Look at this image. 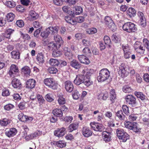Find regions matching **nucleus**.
<instances>
[{
	"label": "nucleus",
	"instance_id": "obj_8",
	"mask_svg": "<svg viewBox=\"0 0 149 149\" xmlns=\"http://www.w3.org/2000/svg\"><path fill=\"white\" fill-rule=\"evenodd\" d=\"M44 82L45 84L52 89H56V84L54 79L52 78H46L44 79Z\"/></svg>",
	"mask_w": 149,
	"mask_h": 149
},
{
	"label": "nucleus",
	"instance_id": "obj_62",
	"mask_svg": "<svg viewBox=\"0 0 149 149\" xmlns=\"http://www.w3.org/2000/svg\"><path fill=\"white\" fill-rule=\"evenodd\" d=\"M145 51V47H143L141 44L139 46L138 48L136 51L138 53H144Z\"/></svg>",
	"mask_w": 149,
	"mask_h": 149
},
{
	"label": "nucleus",
	"instance_id": "obj_56",
	"mask_svg": "<svg viewBox=\"0 0 149 149\" xmlns=\"http://www.w3.org/2000/svg\"><path fill=\"white\" fill-rule=\"evenodd\" d=\"M52 95L51 94H48L46 95L45 98L46 100L48 102H51L54 100V99L52 97Z\"/></svg>",
	"mask_w": 149,
	"mask_h": 149
},
{
	"label": "nucleus",
	"instance_id": "obj_6",
	"mask_svg": "<svg viewBox=\"0 0 149 149\" xmlns=\"http://www.w3.org/2000/svg\"><path fill=\"white\" fill-rule=\"evenodd\" d=\"M129 71L124 63H122L119 67L118 74L122 77H127L129 73Z\"/></svg>",
	"mask_w": 149,
	"mask_h": 149
},
{
	"label": "nucleus",
	"instance_id": "obj_55",
	"mask_svg": "<svg viewBox=\"0 0 149 149\" xmlns=\"http://www.w3.org/2000/svg\"><path fill=\"white\" fill-rule=\"evenodd\" d=\"M133 123H131L130 121H125L124 122V125L125 127L128 129L131 130L132 126Z\"/></svg>",
	"mask_w": 149,
	"mask_h": 149
},
{
	"label": "nucleus",
	"instance_id": "obj_50",
	"mask_svg": "<svg viewBox=\"0 0 149 149\" xmlns=\"http://www.w3.org/2000/svg\"><path fill=\"white\" fill-rule=\"evenodd\" d=\"M104 40L105 44L110 46L111 41L109 37L108 36H105L104 37Z\"/></svg>",
	"mask_w": 149,
	"mask_h": 149
},
{
	"label": "nucleus",
	"instance_id": "obj_3",
	"mask_svg": "<svg viewBox=\"0 0 149 149\" xmlns=\"http://www.w3.org/2000/svg\"><path fill=\"white\" fill-rule=\"evenodd\" d=\"M125 99L126 104L129 106L134 107L136 106L137 103L136 98L132 95H129L126 96Z\"/></svg>",
	"mask_w": 149,
	"mask_h": 149
},
{
	"label": "nucleus",
	"instance_id": "obj_21",
	"mask_svg": "<svg viewBox=\"0 0 149 149\" xmlns=\"http://www.w3.org/2000/svg\"><path fill=\"white\" fill-rule=\"evenodd\" d=\"M45 57L43 54L42 52L39 53L36 56V60L40 64H42L44 63Z\"/></svg>",
	"mask_w": 149,
	"mask_h": 149
},
{
	"label": "nucleus",
	"instance_id": "obj_47",
	"mask_svg": "<svg viewBox=\"0 0 149 149\" xmlns=\"http://www.w3.org/2000/svg\"><path fill=\"white\" fill-rule=\"evenodd\" d=\"M56 144L60 148H63L65 146L66 144L65 141H59L56 142Z\"/></svg>",
	"mask_w": 149,
	"mask_h": 149
},
{
	"label": "nucleus",
	"instance_id": "obj_25",
	"mask_svg": "<svg viewBox=\"0 0 149 149\" xmlns=\"http://www.w3.org/2000/svg\"><path fill=\"white\" fill-rule=\"evenodd\" d=\"M12 58L19 59L20 57V53L18 50H13L10 53Z\"/></svg>",
	"mask_w": 149,
	"mask_h": 149
},
{
	"label": "nucleus",
	"instance_id": "obj_31",
	"mask_svg": "<svg viewBox=\"0 0 149 149\" xmlns=\"http://www.w3.org/2000/svg\"><path fill=\"white\" fill-rule=\"evenodd\" d=\"M98 97L99 99L106 100L108 97V93L106 91L102 92L99 94Z\"/></svg>",
	"mask_w": 149,
	"mask_h": 149
},
{
	"label": "nucleus",
	"instance_id": "obj_33",
	"mask_svg": "<svg viewBox=\"0 0 149 149\" xmlns=\"http://www.w3.org/2000/svg\"><path fill=\"white\" fill-rule=\"evenodd\" d=\"M38 17V15L34 11H31L29 13V17L32 20L37 19Z\"/></svg>",
	"mask_w": 149,
	"mask_h": 149
},
{
	"label": "nucleus",
	"instance_id": "obj_45",
	"mask_svg": "<svg viewBox=\"0 0 149 149\" xmlns=\"http://www.w3.org/2000/svg\"><path fill=\"white\" fill-rule=\"evenodd\" d=\"M123 91L125 93H129L132 92V89L130 87L127 85L124 86L123 88Z\"/></svg>",
	"mask_w": 149,
	"mask_h": 149
},
{
	"label": "nucleus",
	"instance_id": "obj_2",
	"mask_svg": "<svg viewBox=\"0 0 149 149\" xmlns=\"http://www.w3.org/2000/svg\"><path fill=\"white\" fill-rule=\"evenodd\" d=\"M123 28L124 31L128 33L134 32L137 30L136 25L131 22L125 23L123 26Z\"/></svg>",
	"mask_w": 149,
	"mask_h": 149
},
{
	"label": "nucleus",
	"instance_id": "obj_14",
	"mask_svg": "<svg viewBox=\"0 0 149 149\" xmlns=\"http://www.w3.org/2000/svg\"><path fill=\"white\" fill-rule=\"evenodd\" d=\"M17 131L15 128H11L8 130L6 129L5 133L6 135L9 137H11L15 136L17 133Z\"/></svg>",
	"mask_w": 149,
	"mask_h": 149
},
{
	"label": "nucleus",
	"instance_id": "obj_9",
	"mask_svg": "<svg viewBox=\"0 0 149 149\" xmlns=\"http://www.w3.org/2000/svg\"><path fill=\"white\" fill-rule=\"evenodd\" d=\"M19 73L18 67L16 65H12L10 68L9 74L11 77H15Z\"/></svg>",
	"mask_w": 149,
	"mask_h": 149
},
{
	"label": "nucleus",
	"instance_id": "obj_28",
	"mask_svg": "<svg viewBox=\"0 0 149 149\" xmlns=\"http://www.w3.org/2000/svg\"><path fill=\"white\" fill-rule=\"evenodd\" d=\"M127 15L130 17H134L136 15V10L132 8H129L127 11Z\"/></svg>",
	"mask_w": 149,
	"mask_h": 149
},
{
	"label": "nucleus",
	"instance_id": "obj_15",
	"mask_svg": "<svg viewBox=\"0 0 149 149\" xmlns=\"http://www.w3.org/2000/svg\"><path fill=\"white\" fill-rule=\"evenodd\" d=\"M77 57L79 61L82 63L88 65L90 63L89 59L84 55H79Z\"/></svg>",
	"mask_w": 149,
	"mask_h": 149
},
{
	"label": "nucleus",
	"instance_id": "obj_26",
	"mask_svg": "<svg viewBox=\"0 0 149 149\" xmlns=\"http://www.w3.org/2000/svg\"><path fill=\"white\" fill-rule=\"evenodd\" d=\"M53 114L56 117H61L63 116V112L61 109H55L53 110Z\"/></svg>",
	"mask_w": 149,
	"mask_h": 149
},
{
	"label": "nucleus",
	"instance_id": "obj_48",
	"mask_svg": "<svg viewBox=\"0 0 149 149\" xmlns=\"http://www.w3.org/2000/svg\"><path fill=\"white\" fill-rule=\"evenodd\" d=\"M5 5L9 8H13L15 6V2L13 1H6L5 3Z\"/></svg>",
	"mask_w": 149,
	"mask_h": 149
},
{
	"label": "nucleus",
	"instance_id": "obj_17",
	"mask_svg": "<svg viewBox=\"0 0 149 149\" xmlns=\"http://www.w3.org/2000/svg\"><path fill=\"white\" fill-rule=\"evenodd\" d=\"M11 84L14 88L18 89H19L22 86L20 80L16 78H14L12 80Z\"/></svg>",
	"mask_w": 149,
	"mask_h": 149
},
{
	"label": "nucleus",
	"instance_id": "obj_41",
	"mask_svg": "<svg viewBox=\"0 0 149 149\" xmlns=\"http://www.w3.org/2000/svg\"><path fill=\"white\" fill-rule=\"evenodd\" d=\"M47 71L50 74H55L58 72V70L56 68L51 67L48 68Z\"/></svg>",
	"mask_w": 149,
	"mask_h": 149
},
{
	"label": "nucleus",
	"instance_id": "obj_38",
	"mask_svg": "<svg viewBox=\"0 0 149 149\" xmlns=\"http://www.w3.org/2000/svg\"><path fill=\"white\" fill-rule=\"evenodd\" d=\"M78 127L77 123H73L70 124L68 127V130L69 132H72L74 130H76Z\"/></svg>",
	"mask_w": 149,
	"mask_h": 149
},
{
	"label": "nucleus",
	"instance_id": "obj_39",
	"mask_svg": "<svg viewBox=\"0 0 149 149\" xmlns=\"http://www.w3.org/2000/svg\"><path fill=\"white\" fill-rule=\"evenodd\" d=\"M97 29L95 28H91L87 29L86 31L87 33L89 34H92L97 32Z\"/></svg>",
	"mask_w": 149,
	"mask_h": 149
},
{
	"label": "nucleus",
	"instance_id": "obj_16",
	"mask_svg": "<svg viewBox=\"0 0 149 149\" xmlns=\"http://www.w3.org/2000/svg\"><path fill=\"white\" fill-rule=\"evenodd\" d=\"M65 88L66 91L69 92H72L74 88L72 83L70 81H67L64 82Z\"/></svg>",
	"mask_w": 149,
	"mask_h": 149
},
{
	"label": "nucleus",
	"instance_id": "obj_7",
	"mask_svg": "<svg viewBox=\"0 0 149 149\" xmlns=\"http://www.w3.org/2000/svg\"><path fill=\"white\" fill-rule=\"evenodd\" d=\"M82 74H79L76 76L75 79L74 81V83L77 85H79L82 83H83L86 71L84 70L82 72Z\"/></svg>",
	"mask_w": 149,
	"mask_h": 149
},
{
	"label": "nucleus",
	"instance_id": "obj_51",
	"mask_svg": "<svg viewBox=\"0 0 149 149\" xmlns=\"http://www.w3.org/2000/svg\"><path fill=\"white\" fill-rule=\"evenodd\" d=\"M49 34L50 32L47 30V29L45 31L41 33L40 35L42 38H46L48 37Z\"/></svg>",
	"mask_w": 149,
	"mask_h": 149
},
{
	"label": "nucleus",
	"instance_id": "obj_34",
	"mask_svg": "<svg viewBox=\"0 0 149 149\" xmlns=\"http://www.w3.org/2000/svg\"><path fill=\"white\" fill-rule=\"evenodd\" d=\"M70 65L76 69H78L80 67L79 63L76 60H74L70 62Z\"/></svg>",
	"mask_w": 149,
	"mask_h": 149
},
{
	"label": "nucleus",
	"instance_id": "obj_35",
	"mask_svg": "<svg viewBox=\"0 0 149 149\" xmlns=\"http://www.w3.org/2000/svg\"><path fill=\"white\" fill-rule=\"evenodd\" d=\"M134 94L138 98H139L142 100L146 99V96L142 93L136 91L134 92Z\"/></svg>",
	"mask_w": 149,
	"mask_h": 149
},
{
	"label": "nucleus",
	"instance_id": "obj_30",
	"mask_svg": "<svg viewBox=\"0 0 149 149\" xmlns=\"http://www.w3.org/2000/svg\"><path fill=\"white\" fill-rule=\"evenodd\" d=\"M102 136L103 139L105 141H110L111 136L109 133L104 131L102 132Z\"/></svg>",
	"mask_w": 149,
	"mask_h": 149
},
{
	"label": "nucleus",
	"instance_id": "obj_58",
	"mask_svg": "<svg viewBox=\"0 0 149 149\" xmlns=\"http://www.w3.org/2000/svg\"><path fill=\"white\" fill-rule=\"evenodd\" d=\"M9 91L8 89L6 88H4L2 90V95L3 96H7L9 95Z\"/></svg>",
	"mask_w": 149,
	"mask_h": 149
},
{
	"label": "nucleus",
	"instance_id": "obj_11",
	"mask_svg": "<svg viewBox=\"0 0 149 149\" xmlns=\"http://www.w3.org/2000/svg\"><path fill=\"white\" fill-rule=\"evenodd\" d=\"M91 127L95 131L102 132L104 129V127L102 125L97 123L92 122L90 123Z\"/></svg>",
	"mask_w": 149,
	"mask_h": 149
},
{
	"label": "nucleus",
	"instance_id": "obj_13",
	"mask_svg": "<svg viewBox=\"0 0 149 149\" xmlns=\"http://www.w3.org/2000/svg\"><path fill=\"white\" fill-rule=\"evenodd\" d=\"M104 20L106 24L109 28L114 29L112 27H113L114 28L115 25L113 20L110 17L108 16H106L104 18Z\"/></svg>",
	"mask_w": 149,
	"mask_h": 149
},
{
	"label": "nucleus",
	"instance_id": "obj_12",
	"mask_svg": "<svg viewBox=\"0 0 149 149\" xmlns=\"http://www.w3.org/2000/svg\"><path fill=\"white\" fill-rule=\"evenodd\" d=\"M66 133V129L64 127H62L61 128H58L55 130L54 132V134L55 136L60 137L63 136Z\"/></svg>",
	"mask_w": 149,
	"mask_h": 149
},
{
	"label": "nucleus",
	"instance_id": "obj_64",
	"mask_svg": "<svg viewBox=\"0 0 149 149\" xmlns=\"http://www.w3.org/2000/svg\"><path fill=\"white\" fill-rule=\"evenodd\" d=\"M80 95L79 92L77 91H75L72 94L73 98L75 100L78 99L79 98Z\"/></svg>",
	"mask_w": 149,
	"mask_h": 149
},
{
	"label": "nucleus",
	"instance_id": "obj_36",
	"mask_svg": "<svg viewBox=\"0 0 149 149\" xmlns=\"http://www.w3.org/2000/svg\"><path fill=\"white\" fill-rule=\"evenodd\" d=\"M10 123V120L6 118L0 120V125L2 126H6Z\"/></svg>",
	"mask_w": 149,
	"mask_h": 149
},
{
	"label": "nucleus",
	"instance_id": "obj_40",
	"mask_svg": "<svg viewBox=\"0 0 149 149\" xmlns=\"http://www.w3.org/2000/svg\"><path fill=\"white\" fill-rule=\"evenodd\" d=\"M65 19L67 23L70 24L72 25H75L76 24L75 21L70 17H65Z\"/></svg>",
	"mask_w": 149,
	"mask_h": 149
},
{
	"label": "nucleus",
	"instance_id": "obj_5",
	"mask_svg": "<svg viewBox=\"0 0 149 149\" xmlns=\"http://www.w3.org/2000/svg\"><path fill=\"white\" fill-rule=\"evenodd\" d=\"M117 136L119 139L125 142L129 138V135L123 129H117L116 131Z\"/></svg>",
	"mask_w": 149,
	"mask_h": 149
},
{
	"label": "nucleus",
	"instance_id": "obj_49",
	"mask_svg": "<svg viewBox=\"0 0 149 149\" xmlns=\"http://www.w3.org/2000/svg\"><path fill=\"white\" fill-rule=\"evenodd\" d=\"M122 108L124 113L126 115L128 116L130 114L128 107L126 105H123L122 106Z\"/></svg>",
	"mask_w": 149,
	"mask_h": 149
},
{
	"label": "nucleus",
	"instance_id": "obj_59",
	"mask_svg": "<svg viewBox=\"0 0 149 149\" xmlns=\"http://www.w3.org/2000/svg\"><path fill=\"white\" fill-rule=\"evenodd\" d=\"M122 49L123 51V52L125 53L126 52H128L131 51V50L130 47L128 45H123L122 46Z\"/></svg>",
	"mask_w": 149,
	"mask_h": 149
},
{
	"label": "nucleus",
	"instance_id": "obj_60",
	"mask_svg": "<svg viewBox=\"0 0 149 149\" xmlns=\"http://www.w3.org/2000/svg\"><path fill=\"white\" fill-rule=\"evenodd\" d=\"M84 18L83 17L79 16L76 17L75 19V21L76 22H76L78 23H81L84 20Z\"/></svg>",
	"mask_w": 149,
	"mask_h": 149
},
{
	"label": "nucleus",
	"instance_id": "obj_23",
	"mask_svg": "<svg viewBox=\"0 0 149 149\" xmlns=\"http://www.w3.org/2000/svg\"><path fill=\"white\" fill-rule=\"evenodd\" d=\"M59 29V27L58 26H50L47 28V30L50 32V33H51L52 35H54L57 33Z\"/></svg>",
	"mask_w": 149,
	"mask_h": 149
},
{
	"label": "nucleus",
	"instance_id": "obj_27",
	"mask_svg": "<svg viewBox=\"0 0 149 149\" xmlns=\"http://www.w3.org/2000/svg\"><path fill=\"white\" fill-rule=\"evenodd\" d=\"M58 45H56L53 42H50L47 44V47L49 50H55L60 47H58Z\"/></svg>",
	"mask_w": 149,
	"mask_h": 149
},
{
	"label": "nucleus",
	"instance_id": "obj_63",
	"mask_svg": "<svg viewBox=\"0 0 149 149\" xmlns=\"http://www.w3.org/2000/svg\"><path fill=\"white\" fill-rule=\"evenodd\" d=\"M83 52L86 55L88 56V54L91 53V51L90 49L87 47H86L83 50Z\"/></svg>",
	"mask_w": 149,
	"mask_h": 149
},
{
	"label": "nucleus",
	"instance_id": "obj_53",
	"mask_svg": "<svg viewBox=\"0 0 149 149\" xmlns=\"http://www.w3.org/2000/svg\"><path fill=\"white\" fill-rule=\"evenodd\" d=\"M58 101L59 104L60 105L64 104L65 103V99L62 96H59Z\"/></svg>",
	"mask_w": 149,
	"mask_h": 149
},
{
	"label": "nucleus",
	"instance_id": "obj_18",
	"mask_svg": "<svg viewBox=\"0 0 149 149\" xmlns=\"http://www.w3.org/2000/svg\"><path fill=\"white\" fill-rule=\"evenodd\" d=\"M54 40L58 45V47H60L61 45L63 43V41L61 37L59 35L57 34L54 35Z\"/></svg>",
	"mask_w": 149,
	"mask_h": 149
},
{
	"label": "nucleus",
	"instance_id": "obj_32",
	"mask_svg": "<svg viewBox=\"0 0 149 149\" xmlns=\"http://www.w3.org/2000/svg\"><path fill=\"white\" fill-rule=\"evenodd\" d=\"M116 115L120 120H123L125 119V116L123 114V112L121 110L117 111L116 113Z\"/></svg>",
	"mask_w": 149,
	"mask_h": 149
},
{
	"label": "nucleus",
	"instance_id": "obj_19",
	"mask_svg": "<svg viewBox=\"0 0 149 149\" xmlns=\"http://www.w3.org/2000/svg\"><path fill=\"white\" fill-rule=\"evenodd\" d=\"M35 81L33 79H30L26 81V87L28 88L32 89L35 87Z\"/></svg>",
	"mask_w": 149,
	"mask_h": 149
},
{
	"label": "nucleus",
	"instance_id": "obj_20",
	"mask_svg": "<svg viewBox=\"0 0 149 149\" xmlns=\"http://www.w3.org/2000/svg\"><path fill=\"white\" fill-rule=\"evenodd\" d=\"M93 116L98 121H101V120L103 119L102 115L98 110L93 111Z\"/></svg>",
	"mask_w": 149,
	"mask_h": 149
},
{
	"label": "nucleus",
	"instance_id": "obj_22",
	"mask_svg": "<svg viewBox=\"0 0 149 149\" xmlns=\"http://www.w3.org/2000/svg\"><path fill=\"white\" fill-rule=\"evenodd\" d=\"M109 98L112 103H114L116 99V95L114 89H112L110 91Z\"/></svg>",
	"mask_w": 149,
	"mask_h": 149
},
{
	"label": "nucleus",
	"instance_id": "obj_10",
	"mask_svg": "<svg viewBox=\"0 0 149 149\" xmlns=\"http://www.w3.org/2000/svg\"><path fill=\"white\" fill-rule=\"evenodd\" d=\"M81 132L84 136L86 138L91 136L93 133V131L91 128L86 126L83 127Z\"/></svg>",
	"mask_w": 149,
	"mask_h": 149
},
{
	"label": "nucleus",
	"instance_id": "obj_24",
	"mask_svg": "<svg viewBox=\"0 0 149 149\" xmlns=\"http://www.w3.org/2000/svg\"><path fill=\"white\" fill-rule=\"evenodd\" d=\"M131 129L136 133H139L141 132V128L139 125L136 123H133Z\"/></svg>",
	"mask_w": 149,
	"mask_h": 149
},
{
	"label": "nucleus",
	"instance_id": "obj_61",
	"mask_svg": "<svg viewBox=\"0 0 149 149\" xmlns=\"http://www.w3.org/2000/svg\"><path fill=\"white\" fill-rule=\"evenodd\" d=\"M16 24L19 27H22L24 25V22L22 20H19L17 21Z\"/></svg>",
	"mask_w": 149,
	"mask_h": 149
},
{
	"label": "nucleus",
	"instance_id": "obj_57",
	"mask_svg": "<svg viewBox=\"0 0 149 149\" xmlns=\"http://www.w3.org/2000/svg\"><path fill=\"white\" fill-rule=\"evenodd\" d=\"M14 106L10 104H6L4 106V109L7 111H9L14 108Z\"/></svg>",
	"mask_w": 149,
	"mask_h": 149
},
{
	"label": "nucleus",
	"instance_id": "obj_54",
	"mask_svg": "<svg viewBox=\"0 0 149 149\" xmlns=\"http://www.w3.org/2000/svg\"><path fill=\"white\" fill-rule=\"evenodd\" d=\"M137 118V114H132L129 116V119L130 121H134L136 120Z\"/></svg>",
	"mask_w": 149,
	"mask_h": 149
},
{
	"label": "nucleus",
	"instance_id": "obj_43",
	"mask_svg": "<svg viewBox=\"0 0 149 149\" xmlns=\"http://www.w3.org/2000/svg\"><path fill=\"white\" fill-rule=\"evenodd\" d=\"M15 15L13 13H10L7 14L6 17L8 22H12L15 18Z\"/></svg>",
	"mask_w": 149,
	"mask_h": 149
},
{
	"label": "nucleus",
	"instance_id": "obj_4",
	"mask_svg": "<svg viewBox=\"0 0 149 149\" xmlns=\"http://www.w3.org/2000/svg\"><path fill=\"white\" fill-rule=\"evenodd\" d=\"M92 70H88L85 74L83 83L87 87H89L93 84V82L90 78V77L92 74Z\"/></svg>",
	"mask_w": 149,
	"mask_h": 149
},
{
	"label": "nucleus",
	"instance_id": "obj_1",
	"mask_svg": "<svg viewBox=\"0 0 149 149\" xmlns=\"http://www.w3.org/2000/svg\"><path fill=\"white\" fill-rule=\"evenodd\" d=\"M110 72L106 68H104L101 70L99 73L98 76L97 77V80L99 82H103L108 79L109 76Z\"/></svg>",
	"mask_w": 149,
	"mask_h": 149
},
{
	"label": "nucleus",
	"instance_id": "obj_44",
	"mask_svg": "<svg viewBox=\"0 0 149 149\" xmlns=\"http://www.w3.org/2000/svg\"><path fill=\"white\" fill-rule=\"evenodd\" d=\"M38 102L40 105H42L44 102L45 100L42 96L40 94H38L37 95Z\"/></svg>",
	"mask_w": 149,
	"mask_h": 149
},
{
	"label": "nucleus",
	"instance_id": "obj_37",
	"mask_svg": "<svg viewBox=\"0 0 149 149\" xmlns=\"http://www.w3.org/2000/svg\"><path fill=\"white\" fill-rule=\"evenodd\" d=\"M49 63L51 65L53 66H57L60 64L58 60L54 58H51L49 60Z\"/></svg>",
	"mask_w": 149,
	"mask_h": 149
},
{
	"label": "nucleus",
	"instance_id": "obj_29",
	"mask_svg": "<svg viewBox=\"0 0 149 149\" xmlns=\"http://www.w3.org/2000/svg\"><path fill=\"white\" fill-rule=\"evenodd\" d=\"M21 70L22 73L26 76H27L30 75L31 70L29 67L25 66L22 68Z\"/></svg>",
	"mask_w": 149,
	"mask_h": 149
},
{
	"label": "nucleus",
	"instance_id": "obj_46",
	"mask_svg": "<svg viewBox=\"0 0 149 149\" xmlns=\"http://www.w3.org/2000/svg\"><path fill=\"white\" fill-rule=\"evenodd\" d=\"M75 15H78L82 13V8L80 6H76L74 7Z\"/></svg>",
	"mask_w": 149,
	"mask_h": 149
},
{
	"label": "nucleus",
	"instance_id": "obj_42",
	"mask_svg": "<svg viewBox=\"0 0 149 149\" xmlns=\"http://www.w3.org/2000/svg\"><path fill=\"white\" fill-rule=\"evenodd\" d=\"M111 39L112 41L116 43L119 42L120 40V36L116 34H113L112 35Z\"/></svg>",
	"mask_w": 149,
	"mask_h": 149
},
{
	"label": "nucleus",
	"instance_id": "obj_52",
	"mask_svg": "<svg viewBox=\"0 0 149 149\" xmlns=\"http://www.w3.org/2000/svg\"><path fill=\"white\" fill-rule=\"evenodd\" d=\"M62 54V52L59 51H54L52 53V56L54 57L60 56Z\"/></svg>",
	"mask_w": 149,
	"mask_h": 149
}]
</instances>
